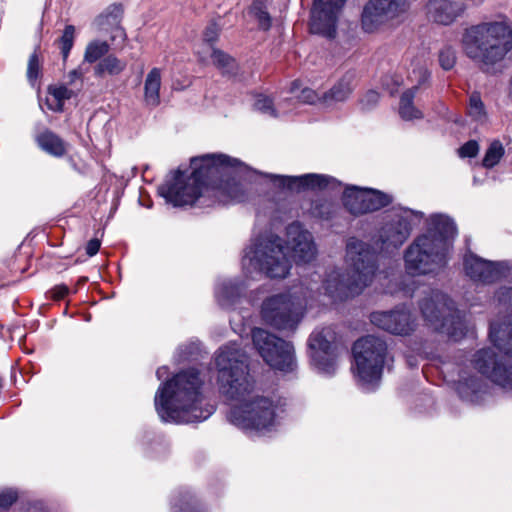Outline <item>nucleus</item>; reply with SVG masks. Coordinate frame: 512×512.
Segmentation results:
<instances>
[{"instance_id": "16", "label": "nucleus", "mask_w": 512, "mask_h": 512, "mask_svg": "<svg viewBox=\"0 0 512 512\" xmlns=\"http://www.w3.org/2000/svg\"><path fill=\"white\" fill-rule=\"evenodd\" d=\"M342 200L353 215L374 212L391 203V197L385 193L356 186L346 188Z\"/></svg>"}, {"instance_id": "1", "label": "nucleus", "mask_w": 512, "mask_h": 512, "mask_svg": "<svg viewBox=\"0 0 512 512\" xmlns=\"http://www.w3.org/2000/svg\"><path fill=\"white\" fill-rule=\"evenodd\" d=\"M247 355L236 343L215 353L220 393L232 404L229 421L244 430L269 431L276 423L273 401L258 394L248 372Z\"/></svg>"}, {"instance_id": "10", "label": "nucleus", "mask_w": 512, "mask_h": 512, "mask_svg": "<svg viewBox=\"0 0 512 512\" xmlns=\"http://www.w3.org/2000/svg\"><path fill=\"white\" fill-rule=\"evenodd\" d=\"M305 303L306 296L300 298L296 292L273 295L262 303V320L276 330L294 332L303 318Z\"/></svg>"}, {"instance_id": "17", "label": "nucleus", "mask_w": 512, "mask_h": 512, "mask_svg": "<svg viewBox=\"0 0 512 512\" xmlns=\"http://www.w3.org/2000/svg\"><path fill=\"white\" fill-rule=\"evenodd\" d=\"M347 0H314L311 11L312 33L333 38L336 33L338 15Z\"/></svg>"}, {"instance_id": "35", "label": "nucleus", "mask_w": 512, "mask_h": 512, "mask_svg": "<svg viewBox=\"0 0 512 512\" xmlns=\"http://www.w3.org/2000/svg\"><path fill=\"white\" fill-rule=\"evenodd\" d=\"M504 152V147L499 140L492 141L482 160V165L485 168H493L499 163L504 155Z\"/></svg>"}, {"instance_id": "19", "label": "nucleus", "mask_w": 512, "mask_h": 512, "mask_svg": "<svg viewBox=\"0 0 512 512\" xmlns=\"http://www.w3.org/2000/svg\"><path fill=\"white\" fill-rule=\"evenodd\" d=\"M272 183L280 188L288 190H300V189H324L330 185H339L336 179L323 175V174H305L301 176H283L268 174Z\"/></svg>"}, {"instance_id": "51", "label": "nucleus", "mask_w": 512, "mask_h": 512, "mask_svg": "<svg viewBox=\"0 0 512 512\" xmlns=\"http://www.w3.org/2000/svg\"><path fill=\"white\" fill-rule=\"evenodd\" d=\"M180 512H200L196 509V507L192 504V502L189 500H185L183 503V506L180 507Z\"/></svg>"}, {"instance_id": "49", "label": "nucleus", "mask_w": 512, "mask_h": 512, "mask_svg": "<svg viewBox=\"0 0 512 512\" xmlns=\"http://www.w3.org/2000/svg\"><path fill=\"white\" fill-rule=\"evenodd\" d=\"M100 246H101V243L98 239L94 238V239H91L87 245H86V253L89 255V256H94L97 254V252L99 251L100 249Z\"/></svg>"}, {"instance_id": "29", "label": "nucleus", "mask_w": 512, "mask_h": 512, "mask_svg": "<svg viewBox=\"0 0 512 512\" xmlns=\"http://www.w3.org/2000/svg\"><path fill=\"white\" fill-rule=\"evenodd\" d=\"M482 381L476 376H468L465 371L460 372L458 384L459 395L469 401H473L477 393L481 391Z\"/></svg>"}, {"instance_id": "28", "label": "nucleus", "mask_w": 512, "mask_h": 512, "mask_svg": "<svg viewBox=\"0 0 512 512\" xmlns=\"http://www.w3.org/2000/svg\"><path fill=\"white\" fill-rule=\"evenodd\" d=\"M241 287L234 281H224L216 289V298L218 303L224 307H231L240 296Z\"/></svg>"}, {"instance_id": "32", "label": "nucleus", "mask_w": 512, "mask_h": 512, "mask_svg": "<svg viewBox=\"0 0 512 512\" xmlns=\"http://www.w3.org/2000/svg\"><path fill=\"white\" fill-rule=\"evenodd\" d=\"M429 75V71L424 62L417 61L416 63H412L407 76L408 80L412 84L410 89L417 92L418 89L428 81Z\"/></svg>"}, {"instance_id": "40", "label": "nucleus", "mask_w": 512, "mask_h": 512, "mask_svg": "<svg viewBox=\"0 0 512 512\" xmlns=\"http://www.w3.org/2000/svg\"><path fill=\"white\" fill-rule=\"evenodd\" d=\"M456 61L455 51L451 47L443 48L439 53V62L443 69L450 70Z\"/></svg>"}, {"instance_id": "2", "label": "nucleus", "mask_w": 512, "mask_h": 512, "mask_svg": "<svg viewBox=\"0 0 512 512\" xmlns=\"http://www.w3.org/2000/svg\"><path fill=\"white\" fill-rule=\"evenodd\" d=\"M193 172L188 182L177 171L174 181L159 188V193L173 206L192 205L204 195H212L221 203L246 199L243 177L248 167L225 154H205L191 159Z\"/></svg>"}, {"instance_id": "34", "label": "nucleus", "mask_w": 512, "mask_h": 512, "mask_svg": "<svg viewBox=\"0 0 512 512\" xmlns=\"http://www.w3.org/2000/svg\"><path fill=\"white\" fill-rule=\"evenodd\" d=\"M248 13L257 21L260 29L265 31L270 29L271 17L263 1H254L250 6Z\"/></svg>"}, {"instance_id": "24", "label": "nucleus", "mask_w": 512, "mask_h": 512, "mask_svg": "<svg viewBox=\"0 0 512 512\" xmlns=\"http://www.w3.org/2000/svg\"><path fill=\"white\" fill-rule=\"evenodd\" d=\"M161 70L153 68L147 74L144 84V100L148 106L156 107L160 103Z\"/></svg>"}, {"instance_id": "50", "label": "nucleus", "mask_w": 512, "mask_h": 512, "mask_svg": "<svg viewBox=\"0 0 512 512\" xmlns=\"http://www.w3.org/2000/svg\"><path fill=\"white\" fill-rule=\"evenodd\" d=\"M83 77V73L80 69H74L72 71L69 72L68 74V79H69V83L72 84L75 82V80L77 79H82Z\"/></svg>"}, {"instance_id": "30", "label": "nucleus", "mask_w": 512, "mask_h": 512, "mask_svg": "<svg viewBox=\"0 0 512 512\" xmlns=\"http://www.w3.org/2000/svg\"><path fill=\"white\" fill-rule=\"evenodd\" d=\"M416 92L413 89H407L400 98L399 114L404 120L420 119L423 117L422 112L415 108L413 105V99Z\"/></svg>"}, {"instance_id": "14", "label": "nucleus", "mask_w": 512, "mask_h": 512, "mask_svg": "<svg viewBox=\"0 0 512 512\" xmlns=\"http://www.w3.org/2000/svg\"><path fill=\"white\" fill-rule=\"evenodd\" d=\"M409 8L408 0H369L362 13V28L372 33L400 21Z\"/></svg>"}, {"instance_id": "36", "label": "nucleus", "mask_w": 512, "mask_h": 512, "mask_svg": "<svg viewBox=\"0 0 512 512\" xmlns=\"http://www.w3.org/2000/svg\"><path fill=\"white\" fill-rule=\"evenodd\" d=\"M76 29L73 25L65 26L62 36L58 40L59 49L65 61L74 45Z\"/></svg>"}, {"instance_id": "31", "label": "nucleus", "mask_w": 512, "mask_h": 512, "mask_svg": "<svg viewBox=\"0 0 512 512\" xmlns=\"http://www.w3.org/2000/svg\"><path fill=\"white\" fill-rule=\"evenodd\" d=\"M109 51L110 44L107 41L92 40L85 48L83 61L89 64L99 62L107 56Z\"/></svg>"}, {"instance_id": "23", "label": "nucleus", "mask_w": 512, "mask_h": 512, "mask_svg": "<svg viewBox=\"0 0 512 512\" xmlns=\"http://www.w3.org/2000/svg\"><path fill=\"white\" fill-rule=\"evenodd\" d=\"M124 9L122 4L113 3L109 5L94 20V25L100 31L108 32L113 28H118L122 20Z\"/></svg>"}, {"instance_id": "52", "label": "nucleus", "mask_w": 512, "mask_h": 512, "mask_svg": "<svg viewBox=\"0 0 512 512\" xmlns=\"http://www.w3.org/2000/svg\"><path fill=\"white\" fill-rule=\"evenodd\" d=\"M168 373V369L167 367H160L157 371H156V376L159 380H161L166 374Z\"/></svg>"}, {"instance_id": "5", "label": "nucleus", "mask_w": 512, "mask_h": 512, "mask_svg": "<svg viewBox=\"0 0 512 512\" xmlns=\"http://www.w3.org/2000/svg\"><path fill=\"white\" fill-rule=\"evenodd\" d=\"M376 259V253L369 244L351 237L346 243L347 275L333 270L327 274L321 286L315 289L308 286L307 289L310 293H323L333 301H343L357 295L372 282L377 268Z\"/></svg>"}, {"instance_id": "9", "label": "nucleus", "mask_w": 512, "mask_h": 512, "mask_svg": "<svg viewBox=\"0 0 512 512\" xmlns=\"http://www.w3.org/2000/svg\"><path fill=\"white\" fill-rule=\"evenodd\" d=\"M423 317L441 333L457 341L467 332L465 315L457 310L454 302L444 293L433 291L420 304Z\"/></svg>"}, {"instance_id": "4", "label": "nucleus", "mask_w": 512, "mask_h": 512, "mask_svg": "<svg viewBox=\"0 0 512 512\" xmlns=\"http://www.w3.org/2000/svg\"><path fill=\"white\" fill-rule=\"evenodd\" d=\"M203 380L196 369L177 373L162 383L154 398L155 409L164 422L193 423L204 421L213 412L202 392Z\"/></svg>"}, {"instance_id": "21", "label": "nucleus", "mask_w": 512, "mask_h": 512, "mask_svg": "<svg viewBox=\"0 0 512 512\" xmlns=\"http://www.w3.org/2000/svg\"><path fill=\"white\" fill-rule=\"evenodd\" d=\"M464 9V0H428L426 5L428 18L443 25L455 21Z\"/></svg>"}, {"instance_id": "39", "label": "nucleus", "mask_w": 512, "mask_h": 512, "mask_svg": "<svg viewBox=\"0 0 512 512\" xmlns=\"http://www.w3.org/2000/svg\"><path fill=\"white\" fill-rule=\"evenodd\" d=\"M211 56L213 63L227 72L233 66L234 60L229 55L220 50L214 49Z\"/></svg>"}, {"instance_id": "18", "label": "nucleus", "mask_w": 512, "mask_h": 512, "mask_svg": "<svg viewBox=\"0 0 512 512\" xmlns=\"http://www.w3.org/2000/svg\"><path fill=\"white\" fill-rule=\"evenodd\" d=\"M465 274L474 282L490 284L503 275L500 263L492 262L468 252L463 259Z\"/></svg>"}, {"instance_id": "37", "label": "nucleus", "mask_w": 512, "mask_h": 512, "mask_svg": "<svg viewBox=\"0 0 512 512\" xmlns=\"http://www.w3.org/2000/svg\"><path fill=\"white\" fill-rule=\"evenodd\" d=\"M468 114L476 122L483 123L486 120L484 104L478 93L471 94L469 98Z\"/></svg>"}, {"instance_id": "42", "label": "nucleus", "mask_w": 512, "mask_h": 512, "mask_svg": "<svg viewBox=\"0 0 512 512\" xmlns=\"http://www.w3.org/2000/svg\"><path fill=\"white\" fill-rule=\"evenodd\" d=\"M379 101V94L374 90L368 91L361 99L360 106L362 110L373 108Z\"/></svg>"}, {"instance_id": "33", "label": "nucleus", "mask_w": 512, "mask_h": 512, "mask_svg": "<svg viewBox=\"0 0 512 512\" xmlns=\"http://www.w3.org/2000/svg\"><path fill=\"white\" fill-rule=\"evenodd\" d=\"M254 108L260 113L274 118L279 117L280 115L288 112V110L282 108L281 104H278L275 107L273 100L270 97L263 94L257 95L256 100L254 102Z\"/></svg>"}, {"instance_id": "7", "label": "nucleus", "mask_w": 512, "mask_h": 512, "mask_svg": "<svg viewBox=\"0 0 512 512\" xmlns=\"http://www.w3.org/2000/svg\"><path fill=\"white\" fill-rule=\"evenodd\" d=\"M489 337L494 347L504 355H498L493 348L480 349L473 355L471 365L495 384L512 389V323H491Z\"/></svg>"}, {"instance_id": "46", "label": "nucleus", "mask_w": 512, "mask_h": 512, "mask_svg": "<svg viewBox=\"0 0 512 512\" xmlns=\"http://www.w3.org/2000/svg\"><path fill=\"white\" fill-rule=\"evenodd\" d=\"M331 205L329 203H322L320 205H316L313 213L321 218L329 219L331 217Z\"/></svg>"}, {"instance_id": "44", "label": "nucleus", "mask_w": 512, "mask_h": 512, "mask_svg": "<svg viewBox=\"0 0 512 512\" xmlns=\"http://www.w3.org/2000/svg\"><path fill=\"white\" fill-rule=\"evenodd\" d=\"M298 98L303 103H308V104H313L319 99L317 93L310 88H304L301 91V94L299 95Z\"/></svg>"}, {"instance_id": "22", "label": "nucleus", "mask_w": 512, "mask_h": 512, "mask_svg": "<svg viewBox=\"0 0 512 512\" xmlns=\"http://www.w3.org/2000/svg\"><path fill=\"white\" fill-rule=\"evenodd\" d=\"M35 141L41 150L56 158L63 157L68 150V144L48 129L37 134Z\"/></svg>"}, {"instance_id": "25", "label": "nucleus", "mask_w": 512, "mask_h": 512, "mask_svg": "<svg viewBox=\"0 0 512 512\" xmlns=\"http://www.w3.org/2000/svg\"><path fill=\"white\" fill-rule=\"evenodd\" d=\"M354 76L347 74L341 78L328 92L323 94L326 103L345 101L354 90Z\"/></svg>"}, {"instance_id": "8", "label": "nucleus", "mask_w": 512, "mask_h": 512, "mask_svg": "<svg viewBox=\"0 0 512 512\" xmlns=\"http://www.w3.org/2000/svg\"><path fill=\"white\" fill-rule=\"evenodd\" d=\"M463 44L466 54L490 72L512 49V30L503 22L485 23L468 30Z\"/></svg>"}, {"instance_id": "26", "label": "nucleus", "mask_w": 512, "mask_h": 512, "mask_svg": "<svg viewBox=\"0 0 512 512\" xmlns=\"http://www.w3.org/2000/svg\"><path fill=\"white\" fill-rule=\"evenodd\" d=\"M48 94L47 105L49 109L55 112H61L64 107V102L75 97L77 92L64 85H55L48 88Z\"/></svg>"}, {"instance_id": "6", "label": "nucleus", "mask_w": 512, "mask_h": 512, "mask_svg": "<svg viewBox=\"0 0 512 512\" xmlns=\"http://www.w3.org/2000/svg\"><path fill=\"white\" fill-rule=\"evenodd\" d=\"M433 227L418 236L404 253L405 269L410 275L434 272L446 263L450 239L456 233L454 222L442 215L432 218Z\"/></svg>"}, {"instance_id": "11", "label": "nucleus", "mask_w": 512, "mask_h": 512, "mask_svg": "<svg viewBox=\"0 0 512 512\" xmlns=\"http://www.w3.org/2000/svg\"><path fill=\"white\" fill-rule=\"evenodd\" d=\"M353 357L357 376L363 386L378 383L382 370L387 364V345L375 336L368 335L358 339L353 345Z\"/></svg>"}, {"instance_id": "20", "label": "nucleus", "mask_w": 512, "mask_h": 512, "mask_svg": "<svg viewBox=\"0 0 512 512\" xmlns=\"http://www.w3.org/2000/svg\"><path fill=\"white\" fill-rule=\"evenodd\" d=\"M371 322L380 329L396 335H406L414 329V319L411 313L404 309L374 312L371 314Z\"/></svg>"}, {"instance_id": "38", "label": "nucleus", "mask_w": 512, "mask_h": 512, "mask_svg": "<svg viewBox=\"0 0 512 512\" xmlns=\"http://www.w3.org/2000/svg\"><path fill=\"white\" fill-rule=\"evenodd\" d=\"M41 72V62L37 52H34L30 55L27 67V78L30 83L34 84V82L38 79Z\"/></svg>"}, {"instance_id": "54", "label": "nucleus", "mask_w": 512, "mask_h": 512, "mask_svg": "<svg viewBox=\"0 0 512 512\" xmlns=\"http://www.w3.org/2000/svg\"><path fill=\"white\" fill-rule=\"evenodd\" d=\"M296 83H293L292 91H294Z\"/></svg>"}, {"instance_id": "45", "label": "nucleus", "mask_w": 512, "mask_h": 512, "mask_svg": "<svg viewBox=\"0 0 512 512\" xmlns=\"http://www.w3.org/2000/svg\"><path fill=\"white\" fill-rule=\"evenodd\" d=\"M498 300L500 303L512 309V287L500 289L498 292Z\"/></svg>"}, {"instance_id": "3", "label": "nucleus", "mask_w": 512, "mask_h": 512, "mask_svg": "<svg viewBox=\"0 0 512 512\" xmlns=\"http://www.w3.org/2000/svg\"><path fill=\"white\" fill-rule=\"evenodd\" d=\"M287 246L276 235L267 234L252 239L244 250L242 268L251 278L265 274L270 278H285L291 268L286 250L293 253L297 263H309L316 256L312 235L295 222L287 227Z\"/></svg>"}, {"instance_id": "47", "label": "nucleus", "mask_w": 512, "mask_h": 512, "mask_svg": "<svg viewBox=\"0 0 512 512\" xmlns=\"http://www.w3.org/2000/svg\"><path fill=\"white\" fill-rule=\"evenodd\" d=\"M219 34V28L216 24L209 25L204 32V40L211 43L214 42Z\"/></svg>"}, {"instance_id": "41", "label": "nucleus", "mask_w": 512, "mask_h": 512, "mask_svg": "<svg viewBox=\"0 0 512 512\" xmlns=\"http://www.w3.org/2000/svg\"><path fill=\"white\" fill-rule=\"evenodd\" d=\"M479 152V144L475 140H470L462 145L459 150V156L461 158H472L475 157Z\"/></svg>"}, {"instance_id": "53", "label": "nucleus", "mask_w": 512, "mask_h": 512, "mask_svg": "<svg viewBox=\"0 0 512 512\" xmlns=\"http://www.w3.org/2000/svg\"><path fill=\"white\" fill-rule=\"evenodd\" d=\"M509 96L512 100V78H511V82H510Z\"/></svg>"}, {"instance_id": "13", "label": "nucleus", "mask_w": 512, "mask_h": 512, "mask_svg": "<svg viewBox=\"0 0 512 512\" xmlns=\"http://www.w3.org/2000/svg\"><path fill=\"white\" fill-rule=\"evenodd\" d=\"M423 217V213L410 209L389 211L378 232L381 249L390 252L401 247L409 238L413 226Z\"/></svg>"}, {"instance_id": "27", "label": "nucleus", "mask_w": 512, "mask_h": 512, "mask_svg": "<svg viewBox=\"0 0 512 512\" xmlns=\"http://www.w3.org/2000/svg\"><path fill=\"white\" fill-rule=\"evenodd\" d=\"M127 63L115 55H107L94 67V74L98 77L105 75H119L126 69Z\"/></svg>"}, {"instance_id": "43", "label": "nucleus", "mask_w": 512, "mask_h": 512, "mask_svg": "<svg viewBox=\"0 0 512 512\" xmlns=\"http://www.w3.org/2000/svg\"><path fill=\"white\" fill-rule=\"evenodd\" d=\"M17 492L13 489H5L0 491V507L8 508L17 500Z\"/></svg>"}, {"instance_id": "15", "label": "nucleus", "mask_w": 512, "mask_h": 512, "mask_svg": "<svg viewBox=\"0 0 512 512\" xmlns=\"http://www.w3.org/2000/svg\"><path fill=\"white\" fill-rule=\"evenodd\" d=\"M335 339L336 333L332 327L315 329L308 339L312 364L327 375L334 374L337 369L336 354L333 349Z\"/></svg>"}, {"instance_id": "12", "label": "nucleus", "mask_w": 512, "mask_h": 512, "mask_svg": "<svg viewBox=\"0 0 512 512\" xmlns=\"http://www.w3.org/2000/svg\"><path fill=\"white\" fill-rule=\"evenodd\" d=\"M255 348L272 368L282 372H292L296 367L293 345L262 328L252 330Z\"/></svg>"}, {"instance_id": "48", "label": "nucleus", "mask_w": 512, "mask_h": 512, "mask_svg": "<svg viewBox=\"0 0 512 512\" xmlns=\"http://www.w3.org/2000/svg\"><path fill=\"white\" fill-rule=\"evenodd\" d=\"M68 293L69 289L65 285H58L52 289V297L57 300L63 299Z\"/></svg>"}]
</instances>
